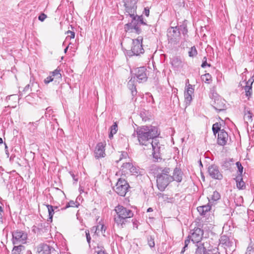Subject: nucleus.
Listing matches in <instances>:
<instances>
[{"label":"nucleus","instance_id":"obj_25","mask_svg":"<svg viewBox=\"0 0 254 254\" xmlns=\"http://www.w3.org/2000/svg\"><path fill=\"white\" fill-rule=\"evenodd\" d=\"M106 227L103 224L99 225L97 226L96 227H93L91 229V231H95V233L97 235L99 234L101 232V234H102L104 236H105V231H106Z\"/></svg>","mask_w":254,"mask_h":254},{"label":"nucleus","instance_id":"obj_11","mask_svg":"<svg viewBox=\"0 0 254 254\" xmlns=\"http://www.w3.org/2000/svg\"><path fill=\"white\" fill-rule=\"evenodd\" d=\"M152 141L149 144L151 146L153 149V157L158 160L161 158V151L164 149V146L160 145L158 139L157 137L152 139Z\"/></svg>","mask_w":254,"mask_h":254},{"label":"nucleus","instance_id":"obj_15","mask_svg":"<svg viewBox=\"0 0 254 254\" xmlns=\"http://www.w3.org/2000/svg\"><path fill=\"white\" fill-rule=\"evenodd\" d=\"M178 30H180V33H182L184 37V41L182 42L181 45L184 46L185 42L187 41V39L188 38V21L184 20L183 22L178 26H176Z\"/></svg>","mask_w":254,"mask_h":254},{"label":"nucleus","instance_id":"obj_37","mask_svg":"<svg viewBox=\"0 0 254 254\" xmlns=\"http://www.w3.org/2000/svg\"><path fill=\"white\" fill-rule=\"evenodd\" d=\"M147 243L148 246L151 248H154L155 247V242L154 236L149 235L147 237Z\"/></svg>","mask_w":254,"mask_h":254},{"label":"nucleus","instance_id":"obj_8","mask_svg":"<svg viewBox=\"0 0 254 254\" xmlns=\"http://www.w3.org/2000/svg\"><path fill=\"white\" fill-rule=\"evenodd\" d=\"M12 242L14 245L25 244L27 238V234L25 232L16 230L12 233Z\"/></svg>","mask_w":254,"mask_h":254},{"label":"nucleus","instance_id":"obj_36","mask_svg":"<svg viewBox=\"0 0 254 254\" xmlns=\"http://www.w3.org/2000/svg\"><path fill=\"white\" fill-rule=\"evenodd\" d=\"M79 205V202L77 201H74L73 200H70L65 205V206L63 208V209H65L68 207H78Z\"/></svg>","mask_w":254,"mask_h":254},{"label":"nucleus","instance_id":"obj_16","mask_svg":"<svg viewBox=\"0 0 254 254\" xmlns=\"http://www.w3.org/2000/svg\"><path fill=\"white\" fill-rule=\"evenodd\" d=\"M228 139V134L224 130L222 129L220 132H218L217 143L219 145L224 146L226 145Z\"/></svg>","mask_w":254,"mask_h":254},{"label":"nucleus","instance_id":"obj_53","mask_svg":"<svg viewBox=\"0 0 254 254\" xmlns=\"http://www.w3.org/2000/svg\"><path fill=\"white\" fill-rule=\"evenodd\" d=\"M202 64H207V58L206 57H203L202 61Z\"/></svg>","mask_w":254,"mask_h":254},{"label":"nucleus","instance_id":"obj_24","mask_svg":"<svg viewBox=\"0 0 254 254\" xmlns=\"http://www.w3.org/2000/svg\"><path fill=\"white\" fill-rule=\"evenodd\" d=\"M236 186L238 189L243 190L245 189L246 185L245 182L243 180L241 175H238L236 178Z\"/></svg>","mask_w":254,"mask_h":254},{"label":"nucleus","instance_id":"obj_55","mask_svg":"<svg viewBox=\"0 0 254 254\" xmlns=\"http://www.w3.org/2000/svg\"><path fill=\"white\" fill-rule=\"evenodd\" d=\"M71 174V175L72 176V179L75 181V182H77V179L75 178V175L73 174Z\"/></svg>","mask_w":254,"mask_h":254},{"label":"nucleus","instance_id":"obj_56","mask_svg":"<svg viewBox=\"0 0 254 254\" xmlns=\"http://www.w3.org/2000/svg\"><path fill=\"white\" fill-rule=\"evenodd\" d=\"M187 247H185V246H184L183 248V249L181 251V254H183L184 253V252H185L186 251V249L187 248Z\"/></svg>","mask_w":254,"mask_h":254},{"label":"nucleus","instance_id":"obj_61","mask_svg":"<svg viewBox=\"0 0 254 254\" xmlns=\"http://www.w3.org/2000/svg\"><path fill=\"white\" fill-rule=\"evenodd\" d=\"M48 225H49L48 223H45L44 224V227H48Z\"/></svg>","mask_w":254,"mask_h":254},{"label":"nucleus","instance_id":"obj_18","mask_svg":"<svg viewBox=\"0 0 254 254\" xmlns=\"http://www.w3.org/2000/svg\"><path fill=\"white\" fill-rule=\"evenodd\" d=\"M104 147L105 146L103 143L100 142L97 144L95 150L96 158H99L104 157L105 155Z\"/></svg>","mask_w":254,"mask_h":254},{"label":"nucleus","instance_id":"obj_3","mask_svg":"<svg viewBox=\"0 0 254 254\" xmlns=\"http://www.w3.org/2000/svg\"><path fill=\"white\" fill-rule=\"evenodd\" d=\"M115 211L116 215L114 216V220L118 227L124 228L130 221L128 219L131 218L133 216V212L121 205H118L115 207Z\"/></svg>","mask_w":254,"mask_h":254},{"label":"nucleus","instance_id":"obj_26","mask_svg":"<svg viewBox=\"0 0 254 254\" xmlns=\"http://www.w3.org/2000/svg\"><path fill=\"white\" fill-rule=\"evenodd\" d=\"M195 246L197 247L195 251V254H205L206 252H207L204 246V244L202 242L196 244Z\"/></svg>","mask_w":254,"mask_h":254},{"label":"nucleus","instance_id":"obj_10","mask_svg":"<svg viewBox=\"0 0 254 254\" xmlns=\"http://www.w3.org/2000/svg\"><path fill=\"white\" fill-rule=\"evenodd\" d=\"M130 71L136 76L139 82H143L146 81L147 71L145 66H142L130 69Z\"/></svg>","mask_w":254,"mask_h":254},{"label":"nucleus","instance_id":"obj_17","mask_svg":"<svg viewBox=\"0 0 254 254\" xmlns=\"http://www.w3.org/2000/svg\"><path fill=\"white\" fill-rule=\"evenodd\" d=\"M254 81L253 77L246 82V85L244 87L245 95L249 99L252 94V84Z\"/></svg>","mask_w":254,"mask_h":254},{"label":"nucleus","instance_id":"obj_64","mask_svg":"<svg viewBox=\"0 0 254 254\" xmlns=\"http://www.w3.org/2000/svg\"><path fill=\"white\" fill-rule=\"evenodd\" d=\"M2 143H3L2 139L0 137V144H2Z\"/></svg>","mask_w":254,"mask_h":254},{"label":"nucleus","instance_id":"obj_32","mask_svg":"<svg viewBox=\"0 0 254 254\" xmlns=\"http://www.w3.org/2000/svg\"><path fill=\"white\" fill-rule=\"evenodd\" d=\"M127 86H128L129 89L131 91V93L133 96L136 94L137 92H136L135 86L134 85V80H132V79H131L128 82Z\"/></svg>","mask_w":254,"mask_h":254},{"label":"nucleus","instance_id":"obj_28","mask_svg":"<svg viewBox=\"0 0 254 254\" xmlns=\"http://www.w3.org/2000/svg\"><path fill=\"white\" fill-rule=\"evenodd\" d=\"M188 56L190 58H196L197 55V50L195 46H191L190 48L188 49Z\"/></svg>","mask_w":254,"mask_h":254},{"label":"nucleus","instance_id":"obj_14","mask_svg":"<svg viewBox=\"0 0 254 254\" xmlns=\"http://www.w3.org/2000/svg\"><path fill=\"white\" fill-rule=\"evenodd\" d=\"M208 173L209 176L214 179L221 180L223 178V175L220 171L219 167L215 165H211L208 167Z\"/></svg>","mask_w":254,"mask_h":254},{"label":"nucleus","instance_id":"obj_1","mask_svg":"<svg viewBox=\"0 0 254 254\" xmlns=\"http://www.w3.org/2000/svg\"><path fill=\"white\" fill-rule=\"evenodd\" d=\"M137 1L138 0H123L125 7L124 14L127 17L129 16L131 18L130 22L125 25L124 28L126 32H134L137 34H139L141 32L140 25H146L147 24L144 21L142 15L137 14Z\"/></svg>","mask_w":254,"mask_h":254},{"label":"nucleus","instance_id":"obj_29","mask_svg":"<svg viewBox=\"0 0 254 254\" xmlns=\"http://www.w3.org/2000/svg\"><path fill=\"white\" fill-rule=\"evenodd\" d=\"M244 118L247 123H252L253 120L252 113L251 112L250 110H248L246 108L245 109V115Z\"/></svg>","mask_w":254,"mask_h":254},{"label":"nucleus","instance_id":"obj_21","mask_svg":"<svg viewBox=\"0 0 254 254\" xmlns=\"http://www.w3.org/2000/svg\"><path fill=\"white\" fill-rule=\"evenodd\" d=\"M183 172L180 168L177 167L175 168L174 170L173 175L172 178L173 181H176L177 182H181L182 180Z\"/></svg>","mask_w":254,"mask_h":254},{"label":"nucleus","instance_id":"obj_54","mask_svg":"<svg viewBox=\"0 0 254 254\" xmlns=\"http://www.w3.org/2000/svg\"><path fill=\"white\" fill-rule=\"evenodd\" d=\"M30 84H27L24 88V91H27L30 87Z\"/></svg>","mask_w":254,"mask_h":254},{"label":"nucleus","instance_id":"obj_58","mask_svg":"<svg viewBox=\"0 0 254 254\" xmlns=\"http://www.w3.org/2000/svg\"><path fill=\"white\" fill-rule=\"evenodd\" d=\"M152 211H153V209L151 207L148 208L147 210V212H152Z\"/></svg>","mask_w":254,"mask_h":254},{"label":"nucleus","instance_id":"obj_59","mask_svg":"<svg viewBox=\"0 0 254 254\" xmlns=\"http://www.w3.org/2000/svg\"><path fill=\"white\" fill-rule=\"evenodd\" d=\"M0 212H1L2 214L3 213V209L1 206H0Z\"/></svg>","mask_w":254,"mask_h":254},{"label":"nucleus","instance_id":"obj_52","mask_svg":"<svg viewBox=\"0 0 254 254\" xmlns=\"http://www.w3.org/2000/svg\"><path fill=\"white\" fill-rule=\"evenodd\" d=\"M0 223H3V215L0 212Z\"/></svg>","mask_w":254,"mask_h":254},{"label":"nucleus","instance_id":"obj_63","mask_svg":"<svg viewBox=\"0 0 254 254\" xmlns=\"http://www.w3.org/2000/svg\"><path fill=\"white\" fill-rule=\"evenodd\" d=\"M68 48V46L67 47H66L65 48V49H64V53H66V51H67V50Z\"/></svg>","mask_w":254,"mask_h":254},{"label":"nucleus","instance_id":"obj_39","mask_svg":"<svg viewBox=\"0 0 254 254\" xmlns=\"http://www.w3.org/2000/svg\"><path fill=\"white\" fill-rule=\"evenodd\" d=\"M236 166L238 169V172L239 174L238 175H242L243 171V167L242 166L241 163L239 162H237L236 163Z\"/></svg>","mask_w":254,"mask_h":254},{"label":"nucleus","instance_id":"obj_20","mask_svg":"<svg viewBox=\"0 0 254 254\" xmlns=\"http://www.w3.org/2000/svg\"><path fill=\"white\" fill-rule=\"evenodd\" d=\"M194 91V89L192 85L189 84L187 88L185 90L184 95L185 101L187 103H190L192 100L191 95Z\"/></svg>","mask_w":254,"mask_h":254},{"label":"nucleus","instance_id":"obj_34","mask_svg":"<svg viewBox=\"0 0 254 254\" xmlns=\"http://www.w3.org/2000/svg\"><path fill=\"white\" fill-rule=\"evenodd\" d=\"M46 206L48 210L49 216V217L48 219V221H50L51 222L52 221L53 215L54 214V209L53 206L51 205L47 204V205H46Z\"/></svg>","mask_w":254,"mask_h":254},{"label":"nucleus","instance_id":"obj_31","mask_svg":"<svg viewBox=\"0 0 254 254\" xmlns=\"http://www.w3.org/2000/svg\"><path fill=\"white\" fill-rule=\"evenodd\" d=\"M118 131V125L117 122H115L110 127V131L109 134V137L112 139L114 134H115Z\"/></svg>","mask_w":254,"mask_h":254},{"label":"nucleus","instance_id":"obj_19","mask_svg":"<svg viewBox=\"0 0 254 254\" xmlns=\"http://www.w3.org/2000/svg\"><path fill=\"white\" fill-rule=\"evenodd\" d=\"M61 69L58 67L54 71L50 72V73L56 83H60L62 80V76L61 73Z\"/></svg>","mask_w":254,"mask_h":254},{"label":"nucleus","instance_id":"obj_44","mask_svg":"<svg viewBox=\"0 0 254 254\" xmlns=\"http://www.w3.org/2000/svg\"><path fill=\"white\" fill-rule=\"evenodd\" d=\"M253 250H254L253 247L251 245V244H250L247 249V251L246 252V254H251V252H253Z\"/></svg>","mask_w":254,"mask_h":254},{"label":"nucleus","instance_id":"obj_12","mask_svg":"<svg viewBox=\"0 0 254 254\" xmlns=\"http://www.w3.org/2000/svg\"><path fill=\"white\" fill-rule=\"evenodd\" d=\"M203 235V230L201 229L195 227L190 231V234L188 237L191 239V241L194 244L201 243V240Z\"/></svg>","mask_w":254,"mask_h":254},{"label":"nucleus","instance_id":"obj_51","mask_svg":"<svg viewBox=\"0 0 254 254\" xmlns=\"http://www.w3.org/2000/svg\"><path fill=\"white\" fill-rule=\"evenodd\" d=\"M175 59L176 60V62L177 63L180 64V63H181L182 62V60H181V58L180 57H176L175 58Z\"/></svg>","mask_w":254,"mask_h":254},{"label":"nucleus","instance_id":"obj_45","mask_svg":"<svg viewBox=\"0 0 254 254\" xmlns=\"http://www.w3.org/2000/svg\"><path fill=\"white\" fill-rule=\"evenodd\" d=\"M128 156L127 152H123L120 155V160L117 161V162H118L119 161H121L123 158H126L127 156Z\"/></svg>","mask_w":254,"mask_h":254},{"label":"nucleus","instance_id":"obj_35","mask_svg":"<svg viewBox=\"0 0 254 254\" xmlns=\"http://www.w3.org/2000/svg\"><path fill=\"white\" fill-rule=\"evenodd\" d=\"M212 131L215 135L217 133L220 132L221 129V124L218 123H216L212 126Z\"/></svg>","mask_w":254,"mask_h":254},{"label":"nucleus","instance_id":"obj_42","mask_svg":"<svg viewBox=\"0 0 254 254\" xmlns=\"http://www.w3.org/2000/svg\"><path fill=\"white\" fill-rule=\"evenodd\" d=\"M85 235H86V237L87 242L88 243L89 245L90 246V242H91V237L90 235L89 230H86L85 231Z\"/></svg>","mask_w":254,"mask_h":254},{"label":"nucleus","instance_id":"obj_9","mask_svg":"<svg viewBox=\"0 0 254 254\" xmlns=\"http://www.w3.org/2000/svg\"><path fill=\"white\" fill-rule=\"evenodd\" d=\"M129 187V186L125 179L120 178L116 183L114 190L119 195L125 196Z\"/></svg>","mask_w":254,"mask_h":254},{"label":"nucleus","instance_id":"obj_46","mask_svg":"<svg viewBox=\"0 0 254 254\" xmlns=\"http://www.w3.org/2000/svg\"><path fill=\"white\" fill-rule=\"evenodd\" d=\"M47 15L44 14V13H42L40 14V15L38 16V19L41 21H44V20L46 18Z\"/></svg>","mask_w":254,"mask_h":254},{"label":"nucleus","instance_id":"obj_6","mask_svg":"<svg viewBox=\"0 0 254 254\" xmlns=\"http://www.w3.org/2000/svg\"><path fill=\"white\" fill-rule=\"evenodd\" d=\"M167 36L169 43L173 45L179 44L181 38L180 30L175 26H171L167 29Z\"/></svg>","mask_w":254,"mask_h":254},{"label":"nucleus","instance_id":"obj_62","mask_svg":"<svg viewBox=\"0 0 254 254\" xmlns=\"http://www.w3.org/2000/svg\"><path fill=\"white\" fill-rule=\"evenodd\" d=\"M158 195L159 196V197H160V196H163L164 195L163 194L161 193H159Z\"/></svg>","mask_w":254,"mask_h":254},{"label":"nucleus","instance_id":"obj_2","mask_svg":"<svg viewBox=\"0 0 254 254\" xmlns=\"http://www.w3.org/2000/svg\"><path fill=\"white\" fill-rule=\"evenodd\" d=\"M135 132L139 144L144 146L149 145L152 139L159 135L157 127L153 126H144L138 127Z\"/></svg>","mask_w":254,"mask_h":254},{"label":"nucleus","instance_id":"obj_33","mask_svg":"<svg viewBox=\"0 0 254 254\" xmlns=\"http://www.w3.org/2000/svg\"><path fill=\"white\" fill-rule=\"evenodd\" d=\"M24 249V247L21 245H16L12 250V254H20L21 252Z\"/></svg>","mask_w":254,"mask_h":254},{"label":"nucleus","instance_id":"obj_38","mask_svg":"<svg viewBox=\"0 0 254 254\" xmlns=\"http://www.w3.org/2000/svg\"><path fill=\"white\" fill-rule=\"evenodd\" d=\"M201 79L205 83H209V81L211 80V76L209 73H206L201 76Z\"/></svg>","mask_w":254,"mask_h":254},{"label":"nucleus","instance_id":"obj_57","mask_svg":"<svg viewBox=\"0 0 254 254\" xmlns=\"http://www.w3.org/2000/svg\"><path fill=\"white\" fill-rule=\"evenodd\" d=\"M201 67L202 68H205L206 66L210 67L211 66V64H201Z\"/></svg>","mask_w":254,"mask_h":254},{"label":"nucleus","instance_id":"obj_27","mask_svg":"<svg viewBox=\"0 0 254 254\" xmlns=\"http://www.w3.org/2000/svg\"><path fill=\"white\" fill-rule=\"evenodd\" d=\"M220 244L225 247H229L231 246L232 242L230 241L228 237L223 235L222 236L220 239Z\"/></svg>","mask_w":254,"mask_h":254},{"label":"nucleus","instance_id":"obj_47","mask_svg":"<svg viewBox=\"0 0 254 254\" xmlns=\"http://www.w3.org/2000/svg\"><path fill=\"white\" fill-rule=\"evenodd\" d=\"M149 8L148 7H146L144 8V10L143 11V14H144L147 17H148L149 15Z\"/></svg>","mask_w":254,"mask_h":254},{"label":"nucleus","instance_id":"obj_41","mask_svg":"<svg viewBox=\"0 0 254 254\" xmlns=\"http://www.w3.org/2000/svg\"><path fill=\"white\" fill-rule=\"evenodd\" d=\"M146 111H142L140 114V117L142 118V120L145 122L149 119V118L146 116Z\"/></svg>","mask_w":254,"mask_h":254},{"label":"nucleus","instance_id":"obj_5","mask_svg":"<svg viewBox=\"0 0 254 254\" xmlns=\"http://www.w3.org/2000/svg\"><path fill=\"white\" fill-rule=\"evenodd\" d=\"M209 97L211 99V105L216 110L220 112L225 109V101L222 99L217 93L211 91Z\"/></svg>","mask_w":254,"mask_h":254},{"label":"nucleus","instance_id":"obj_50","mask_svg":"<svg viewBox=\"0 0 254 254\" xmlns=\"http://www.w3.org/2000/svg\"><path fill=\"white\" fill-rule=\"evenodd\" d=\"M4 146H5L4 149H5V153L7 155V156H8L9 153H8V150H7L8 147L5 143H4Z\"/></svg>","mask_w":254,"mask_h":254},{"label":"nucleus","instance_id":"obj_49","mask_svg":"<svg viewBox=\"0 0 254 254\" xmlns=\"http://www.w3.org/2000/svg\"><path fill=\"white\" fill-rule=\"evenodd\" d=\"M190 240H191V239L188 238V239L185 241V246H185V247H188V246L190 242Z\"/></svg>","mask_w":254,"mask_h":254},{"label":"nucleus","instance_id":"obj_40","mask_svg":"<svg viewBox=\"0 0 254 254\" xmlns=\"http://www.w3.org/2000/svg\"><path fill=\"white\" fill-rule=\"evenodd\" d=\"M66 33L67 34H70V35H68L66 37V40H67L69 38L70 39H73L74 38V37H75V33L73 31H71L70 30H68L66 32Z\"/></svg>","mask_w":254,"mask_h":254},{"label":"nucleus","instance_id":"obj_43","mask_svg":"<svg viewBox=\"0 0 254 254\" xmlns=\"http://www.w3.org/2000/svg\"><path fill=\"white\" fill-rule=\"evenodd\" d=\"M52 81H54V79L52 78L51 74H50L49 75L44 79V83L46 84H48Z\"/></svg>","mask_w":254,"mask_h":254},{"label":"nucleus","instance_id":"obj_48","mask_svg":"<svg viewBox=\"0 0 254 254\" xmlns=\"http://www.w3.org/2000/svg\"><path fill=\"white\" fill-rule=\"evenodd\" d=\"M97 254H108L104 248H101L100 250L98 251Z\"/></svg>","mask_w":254,"mask_h":254},{"label":"nucleus","instance_id":"obj_30","mask_svg":"<svg viewBox=\"0 0 254 254\" xmlns=\"http://www.w3.org/2000/svg\"><path fill=\"white\" fill-rule=\"evenodd\" d=\"M220 198V194L217 191H214L213 194L209 198V203H213L215 201H217Z\"/></svg>","mask_w":254,"mask_h":254},{"label":"nucleus","instance_id":"obj_60","mask_svg":"<svg viewBox=\"0 0 254 254\" xmlns=\"http://www.w3.org/2000/svg\"><path fill=\"white\" fill-rule=\"evenodd\" d=\"M205 254H213V253H212L211 252L209 251H207V252H206V253Z\"/></svg>","mask_w":254,"mask_h":254},{"label":"nucleus","instance_id":"obj_23","mask_svg":"<svg viewBox=\"0 0 254 254\" xmlns=\"http://www.w3.org/2000/svg\"><path fill=\"white\" fill-rule=\"evenodd\" d=\"M39 253L41 254H50L51 253V247L47 244H41L38 248Z\"/></svg>","mask_w":254,"mask_h":254},{"label":"nucleus","instance_id":"obj_7","mask_svg":"<svg viewBox=\"0 0 254 254\" xmlns=\"http://www.w3.org/2000/svg\"><path fill=\"white\" fill-rule=\"evenodd\" d=\"M121 171L122 174L124 175H137L140 174L139 168L130 162L124 163L121 166Z\"/></svg>","mask_w":254,"mask_h":254},{"label":"nucleus","instance_id":"obj_22","mask_svg":"<svg viewBox=\"0 0 254 254\" xmlns=\"http://www.w3.org/2000/svg\"><path fill=\"white\" fill-rule=\"evenodd\" d=\"M197 209L201 215L205 216L210 210L211 206L208 203L207 205L197 207Z\"/></svg>","mask_w":254,"mask_h":254},{"label":"nucleus","instance_id":"obj_4","mask_svg":"<svg viewBox=\"0 0 254 254\" xmlns=\"http://www.w3.org/2000/svg\"><path fill=\"white\" fill-rule=\"evenodd\" d=\"M158 174L156 176V182L158 189L163 191L168 185L173 181L172 176L170 175L171 170L169 168L158 167Z\"/></svg>","mask_w":254,"mask_h":254},{"label":"nucleus","instance_id":"obj_13","mask_svg":"<svg viewBox=\"0 0 254 254\" xmlns=\"http://www.w3.org/2000/svg\"><path fill=\"white\" fill-rule=\"evenodd\" d=\"M142 40L143 38L141 37H138L137 39L132 40V46L131 49V55L137 56L144 52L142 45Z\"/></svg>","mask_w":254,"mask_h":254}]
</instances>
